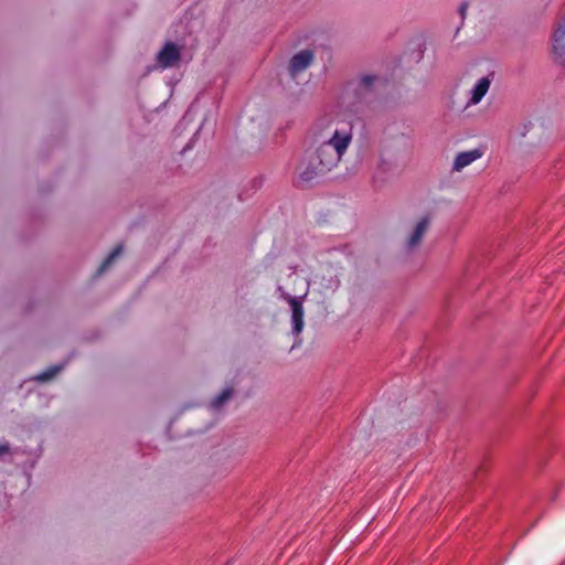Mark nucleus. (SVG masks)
I'll return each mask as SVG.
<instances>
[{
	"label": "nucleus",
	"instance_id": "nucleus-7",
	"mask_svg": "<svg viewBox=\"0 0 565 565\" xmlns=\"http://www.w3.org/2000/svg\"><path fill=\"white\" fill-rule=\"evenodd\" d=\"M481 156H482V152L479 149L460 152L455 158V161L452 164V170L461 171L463 168L471 164L473 161L479 159Z\"/></svg>",
	"mask_w": 565,
	"mask_h": 565
},
{
	"label": "nucleus",
	"instance_id": "nucleus-2",
	"mask_svg": "<svg viewBox=\"0 0 565 565\" xmlns=\"http://www.w3.org/2000/svg\"><path fill=\"white\" fill-rule=\"evenodd\" d=\"M181 57L180 49L173 42H167L157 55V63L161 68L174 66Z\"/></svg>",
	"mask_w": 565,
	"mask_h": 565
},
{
	"label": "nucleus",
	"instance_id": "nucleus-8",
	"mask_svg": "<svg viewBox=\"0 0 565 565\" xmlns=\"http://www.w3.org/2000/svg\"><path fill=\"white\" fill-rule=\"evenodd\" d=\"M430 218L429 216H424L415 226L409 239H408V248H414L419 245L423 236L427 232L429 227Z\"/></svg>",
	"mask_w": 565,
	"mask_h": 565
},
{
	"label": "nucleus",
	"instance_id": "nucleus-12",
	"mask_svg": "<svg viewBox=\"0 0 565 565\" xmlns=\"http://www.w3.org/2000/svg\"><path fill=\"white\" fill-rule=\"evenodd\" d=\"M63 369L62 365H54V366H51L49 370L40 373L35 380L40 381V382H46L49 380H51L52 377H54L61 370Z\"/></svg>",
	"mask_w": 565,
	"mask_h": 565
},
{
	"label": "nucleus",
	"instance_id": "nucleus-4",
	"mask_svg": "<svg viewBox=\"0 0 565 565\" xmlns=\"http://www.w3.org/2000/svg\"><path fill=\"white\" fill-rule=\"evenodd\" d=\"M553 52L556 60L565 65V15L553 34Z\"/></svg>",
	"mask_w": 565,
	"mask_h": 565
},
{
	"label": "nucleus",
	"instance_id": "nucleus-10",
	"mask_svg": "<svg viewBox=\"0 0 565 565\" xmlns=\"http://www.w3.org/2000/svg\"><path fill=\"white\" fill-rule=\"evenodd\" d=\"M233 396V390L231 387L224 388L210 404L214 411L220 409L224 403H226Z\"/></svg>",
	"mask_w": 565,
	"mask_h": 565
},
{
	"label": "nucleus",
	"instance_id": "nucleus-14",
	"mask_svg": "<svg viewBox=\"0 0 565 565\" xmlns=\"http://www.w3.org/2000/svg\"><path fill=\"white\" fill-rule=\"evenodd\" d=\"M467 10H468V3H467V2H462V3L459 6V14H460V17H461V19H462V20H465V18H466Z\"/></svg>",
	"mask_w": 565,
	"mask_h": 565
},
{
	"label": "nucleus",
	"instance_id": "nucleus-11",
	"mask_svg": "<svg viewBox=\"0 0 565 565\" xmlns=\"http://www.w3.org/2000/svg\"><path fill=\"white\" fill-rule=\"evenodd\" d=\"M122 252V245H117L113 250L111 253L104 259V262L102 263L99 269H98V273H103L105 271L110 265L111 263L121 254Z\"/></svg>",
	"mask_w": 565,
	"mask_h": 565
},
{
	"label": "nucleus",
	"instance_id": "nucleus-3",
	"mask_svg": "<svg viewBox=\"0 0 565 565\" xmlns=\"http://www.w3.org/2000/svg\"><path fill=\"white\" fill-rule=\"evenodd\" d=\"M313 61V53L310 50H302L295 54L289 61V73L292 77L303 72Z\"/></svg>",
	"mask_w": 565,
	"mask_h": 565
},
{
	"label": "nucleus",
	"instance_id": "nucleus-9",
	"mask_svg": "<svg viewBox=\"0 0 565 565\" xmlns=\"http://www.w3.org/2000/svg\"><path fill=\"white\" fill-rule=\"evenodd\" d=\"M490 79L488 77H481L478 79V82L475 84L473 88L471 89V97L470 103L471 104H478L483 98V96L487 94L489 87H490Z\"/></svg>",
	"mask_w": 565,
	"mask_h": 565
},
{
	"label": "nucleus",
	"instance_id": "nucleus-5",
	"mask_svg": "<svg viewBox=\"0 0 565 565\" xmlns=\"http://www.w3.org/2000/svg\"><path fill=\"white\" fill-rule=\"evenodd\" d=\"M288 302L291 308V322L292 331L299 334L303 329V307L302 301L297 297H288Z\"/></svg>",
	"mask_w": 565,
	"mask_h": 565
},
{
	"label": "nucleus",
	"instance_id": "nucleus-13",
	"mask_svg": "<svg viewBox=\"0 0 565 565\" xmlns=\"http://www.w3.org/2000/svg\"><path fill=\"white\" fill-rule=\"evenodd\" d=\"M375 76L373 75H363L361 77V85L369 88L373 85L374 81H375Z\"/></svg>",
	"mask_w": 565,
	"mask_h": 565
},
{
	"label": "nucleus",
	"instance_id": "nucleus-6",
	"mask_svg": "<svg viewBox=\"0 0 565 565\" xmlns=\"http://www.w3.org/2000/svg\"><path fill=\"white\" fill-rule=\"evenodd\" d=\"M332 118L329 115H324L319 117L312 125L310 131L315 141L321 140V136H331L333 130H331Z\"/></svg>",
	"mask_w": 565,
	"mask_h": 565
},
{
	"label": "nucleus",
	"instance_id": "nucleus-15",
	"mask_svg": "<svg viewBox=\"0 0 565 565\" xmlns=\"http://www.w3.org/2000/svg\"><path fill=\"white\" fill-rule=\"evenodd\" d=\"M9 451V446L7 444L0 445V456L7 454Z\"/></svg>",
	"mask_w": 565,
	"mask_h": 565
},
{
	"label": "nucleus",
	"instance_id": "nucleus-1",
	"mask_svg": "<svg viewBox=\"0 0 565 565\" xmlns=\"http://www.w3.org/2000/svg\"><path fill=\"white\" fill-rule=\"evenodd\" d=\"M352 128L334 129L331 136H321L308 151L298 168V186L311 183L335 168L352 142Z\"/></svg>",
	"mask_w": 565,
	"mask_h": 565
}]
</instances>
